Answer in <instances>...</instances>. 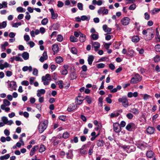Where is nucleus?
<instances>
[{
    "label": "nucleus",
    "instance_id": "1",
    "mask_svg": "<svg viewBox=\"0 0 160 160\" xmlns=\"http://www.w3.org/2000/svg\"><path fill=\"white\" fill-rule=\"evenodd\" d=\"M48 124V121L45 120L40 122L38 126V129L40 133H42L47 127Z\"/></svg>",
    "mask_w": 160,
    "mask_h": 160
},
{
    "label": "nucleus",
    "instance_id": "41",
    "mask_svg": "<svg viewBox=\"0 0 160 160\" xmlns=\"http://www.w3.org/2000/svg\"><path fill=\"white\" fill-rule=\"evenodd\" d=\"M52 140H53V145L54 146L58 144L59 143V141L56 139L55 138H52Z\"/></svg>",
    "mask_w": 160,
    "mask_h": 160
},
{
    "label": "nucleus",
    "instance_id": "62",
    "mask_svg": "<svg viewBox=\"0 0 160 160\" xmlns=\"http://www.w3.org/2000/svg\"><path fill=\"white\" fill-rule=\"evenodd\" d=\"M135 28L137 29V30L138 31L139 30L140 26L139 25V23L136 22L135 23Z\"/></svg>",
    "mask_w": 160,
    "mask_h": 160
},
{
    "label": "nucleus",
    "instance_id": "42",
    "mask_svg": "<svg viewBox=\"0 0 160 160\" xmlns=\"http://www.w3.org/2000/svg\"><path fill=\"white\" fill-rule=\"evenodd\" d=\"M3 104L6 106H9L10 104V102L6 99H4L3 101Z\"/></svg>",
    "mask_w": 160,
    "mask_h": 160
},
{
    "label": "nucleus",
    "instance_id": "38",
    "mask_svg": "<svg viewBox=\"0 0 160 160\" xmlns=\"http://www.w3.org/2000/svg\"><path fill=\"white\" fill-rule=\"evenodd\" d=\"M2 120L3 122V123L5 124H7L8 123V120L7 117L3 116L2 117Z\"/></svg>",
    "mask_w": 160,
    "mask_h": 160
},
{
    "label": "nucleus",
    "instance_id": "10",
    "mask_svg": "<svg viewBox=\"0 0 160 160\" xmlns=\"http://www.w3.org/2000/svg\"><path fill=\"white\" fill-rule=\"evenodd\" d=\"M77 105L72 104L69 106L67 110L68 112H71L77 109Z\"/></svg>",
    "mask_w": 160,
    "mask_h": 160
},
{
    "label": "nucleus",
    "instance_id": "16",
    "mask_svg": "<svg viewBox=\"0 0 160 160\" xmlns=\"http://www.w3.org/2000/svg\"><path fill=\"white\" fill-rule=\"evenodd\" d=\"M102 29L105 32H109L112 30L111 28L108 27V26L106 24L102 26Z\"/></svg>",
    "mask_w": 160,
    "mask_h": 160
},
{
    "label": "nucleus",
    "instance_id": "32",
    "mask_svg": "<svg viewBox=\"0 0 160 160\" xmlns=\"http://www.w3.org/2000/svg\"><path fill=\"white\" fill-rule=\"evenodd\" d=\"M159 12V9L158 8H155L154 9L150 11V12L152 15L156 13H158Z\"/></svg>",
    "mask_w": 160,
    "mask_h": 160
},
{
    "label": "nucleus",
    "instance_id": "11",
    "mask_svg": "<svg viewBox=\"0 0 160 160\" xmlns=\"http://www.w3.org/2000/svg\"><path fill=\"white\" fill-rule=\"evenodd\" d=\"M48 57L46 51H44L42 54V56L40 57L39 60L41 62H43L45 60L47 59Z\"/></svg>",
    "mask_w": 160,
    "mask_h": 160
},
{
    "label": "nucleus",
    "instance_id": "36",
    "mask_svg": "<svg viewBox=\"0 0 160 160\" xmlns=\"http://www.w3.org/2000/svg\"><path fill=\"white\" fill-rule=\"evenodd\" d=\"M131 112L136 115L138 114L139 112L138 109L135 108H132L131 109Z\"/></svg>",
    "mask_w": 160,
    "mask_h": 160
},
{
    "label": "nucleus",
    "instance_id": "2",
    "mask_svg": "<svg viewBox=\"0 0 160 160\" xmlns=\"http://www.w3.org/2000/svg\"><path fill=\"white\" fill-rule=\"evenodd\" d=\"M142 79L141 76L138 73H135L134 77L131 79L130 82L132 84H135L140 82Z\"/></svg>",
    "mask_w": 160,
    "mask_h": 160
},
{
    "label": "nucleus",
    "instance_id": "63",
    "mask_svg": "<svg viewBox=\"0 0 160 160\" xmlns=\"http://www.w3.org/2000/svg\"><path fill=\"white\" fill-rule=\"evenodd\" d=\"M38 148V145L34 146L32 148V149L31 151L32 152H35V151L37 150Z\"/></svg>",
    "mask_w": 160,
    "mask_h": 160
},
{
    "label": "nucleus",
    "instance_id": "33",
    "mask_svg": "<svg viewBox=\"0 0 160 160\" xmlns=\"http://www.w3.org/2000/svg\"><path fill=\"white\" fill-rule=\"evenodd\" d=\"M134 52L132 49H129L127 51V55L130 57H132L133 55Z\"/></svg>",
    "mask_w": 160,
    "mask_h": 160
},
{
    "label": "nucleus",
    "instance_id": "59",
    "mask_svg": "<svg viewBox=\"0 0 160 160\" xmlns=\"http://www.w3.org/2000/svg\"><path fill=\"white\" fill-rule=\"evenodd\" d=\"M76 99H77V105H80L82 103V102L83 101V100L79 99L78 98H77Z\"/></svg>",
    "mask_w": 160,
    "mask_h": 160
},
{
    "label": "nucleus",
    "instance_id": "12",
    "mask_svg": "<svg viewBox=\"0 0 160 160\" xmlns=\"http://www.w3.org/2000/svg\"><path fill=\"white\" fill-rule=\"evenodd\" d=\"M51 18L53 19H57L58 16L57 13H55L52 8L51 9Z\"/></svg>",
    "mask_w": 160,
    "mask_h": 160
},
{
    "label": "nucleus",
    "instance_id": "52",
    "mask_svg": "<svg viewBox=\"0 0 160 160\" xmlns=\"http://www.w3.org/2000/svg\"><path fill=\"white\" fill-rule=\"evenodd\" d=\"M136 8V5L135 4H133L131 5L129 8V9L130 10H134Z\"/></svg>",
    "mask_w": 160,
    "mask_h": 160
},
{
    "label": "nucleus",
    "instance_id": "35",
    "mask_svg": "<svg viewBox=\"0 0 160 160\" xmlns=\"http://www.w3.org/2000/svg\"><path fill=\"white\" fill-rule=\"evenodd\" d=\"M71 42H76L78 41V39L73 36H71L70 38Z\"/></svg>",
    "mask_w": 160,
    "mask_h": 160
},
{
    "label": "nucleus",
    "instance_id": "48",
    "mask_svg": "<svg viewBox=\"0 0 160 160\" xmlns=\"http://www.w3.org/2000/svg\"><path fill=\"white\" fill-rule=\"evenodd\" d=\"M154 59L155 62H158L160 61V57L158 55H156L154 57Z\"/></svg>",
    "mask_w": 160,
    "mask_h": 160
},
{
    "label": "nucleus",
    "instance_id": "24",
    "mask_svg": "<svg viewBox=\"0 0 160 160\" xmlns=\"http://www.w3.org/2000/svg\"><path fill=\"white\" fill-rule=\"evenodd\" d=\"M94 57L93 56L91 55L88 56V62L89 65L92 64V62L94 60Z\"/></svg>",
    "mask_w": 160,
    "mask_h": 160
},
{
    "label": "nucleus",
    "instance_id": "49",
    "mask_svg": "<svg viewBox=\"0 0 160 160\" xmlns=\"http://www.w3.org/2000/svg\"><path fill=\"white\" fill-rule=\"evenodd\" d=\"M155 49L157 52H160V45L157 44L155 46Z\"/></svg>",
    "mask_w": 160,
    "mask_h": 160
},
{
    "label": "nucleus",
    "instance_id": "29",
    "mask_svg": "<svg viewBox=\"0 0 160 160\" xmlns=\"http://www.w3.org/2000/svg\"><path fill=\"white\" fill-rule=\"evenodd\" d=\"M10 156V155L9 154H6L4 156H1L0 157V160H4V159H8Z\"/></svg>",
    "mask_w": 160,
    "mask_h": 160
},
{
    "label": "nucleus",
    "instance_id": "47",
    "mask_svg": "<svg viewBox=\"0 0 160 160\" xmlns=\"http://www.w3.org/2000/svg\"><path fill=\"white\" fill-rule=\"evenodd\" d=\"M94 147V145L91 146L89 150L88 153L89 155H91L93 151V149Z\"/></svg>",
    "mask_w": 160,
    "mask_h": 160
},
{
    "label": "nucleus",
    "instance_id": "15",
    "mask_svg": "<svg viewBox=\"0 0 160 160\" xmlns=\"http://www.w3.org/2000/svg\"><path fill=\"white\" fill-rule=\"evenodd\" d=\"M100 45L98 42H95L93 44V46L95 49V51L97 52L98 51V48L100 47Z\"/></svg>",
    "mask_w": 160,
    "mask_h": 160
},
{
    "label": "nucleus",
    "instance_id": "64",
    "mask_svg": "<svg viewBox=\"0 0 160 160\" xmlns=\"http://www.w3.org/2000/svg\"><path fill=\"white\" fill-rule=\"evenodd\" d=\"M12 74V72L9 71H8L6 72V75L8 77H10Z\"/></svg>",
    "mask_w": 160,
    "mask_h": 160
},
{
    "label": "nucleus",
    "instance_id": "46",
    "mask_svg": "<svg viewBox=\"0 0 160 160\" xmlns=\"http://www.w3.org/2000/svg\"><path fill=\"white\" fill-rule=\"evenodd\" d=\"M59 27V25L58 23H56L54 24L52 27V29H53L57 30L58 29Z\"/></svg>",
    "mask_w": 160,
    "mask_h": 160
},
{
    "label": "nucleus",
    "instance_id": "26",
    "mask_svg": "<svg viewBox=\"0 0 160 160\" xmlns=\"http://www.w3.org/2000/svg\"><path fill=\"white\" fill-rule=\"evenodd\" d=\"M97 34H92L91 35L92 38L93 40H97L99 38L98 34L96 32Z\"/></svg>",
    "mask_w": 160,
    "mask_h": 160
},
{
    "label": "nucleus",
    "instance_id": "50",
    "mask_svg": "<svg viewBox=\"0 0 160 160\" xmlns=\"http://www.w3.org/2000/svg\"><path fill=\"white\" fill-rule=\"evenodd\" d=\"M21 84L22 85L28 86L29 84V82L28 81H23L21 82Z\"/></svg>",
    "mask_w": 160,
    "mask_h": 160
},
{
    "label": "nucleus",
    "instance_id": "53",
    "mask_svg": "<svg viewBox=\"0 0 160 160\" xmlns=\"http://www.w3.org/2000/svg\"><path fill=\"white\" fill-rule=\"evenodd\" d=\"M77 6L79 10H83V4L81 3H78Z\"/></svg>",
    "mask_w": 160,
    "mask_h": 160
},
{
    "label": "nucleus",
    "instance_id": "25",
    "mask_svg": "<svg viewBox=\"0 0 160 160\" xmlns=\"http://www.w3.org/2000/svg\"><path fill=\"white\" fill-rule=\"evenodd\" d=\"M63 61V58L60 56L57 57L56 58V61L57 63L59 64Z\"/></svg>",
    "mask_w": 160,
    "mask_h": 160
},
{
    "label": "nucleus",
    "instance_id": "20",
    "mask_svg": "<svg viewBox=\"0 0 160 160\" xmlns=\"http://www.w3.org/2000/svg\"><path fill=\"white\" fill-rule=\"evenodd\" d=\"M66 155L67 158L68 159L72 158L73 156L72 150H69L68 152V153H66Z\"/></svg>",
    "mask_w": 160,
    "mask_h": 160
},
{
    "label": "nucleus",
    "instance_id": "34",
    "mask_svg": "<svg viewBox=\"0 0 160 160\" xmlns=\"http://www.w3.org/2000/svg\"><path fill=\"white\" fill-rule=\"evenodd\" d=\"M17 10L18 12H24L25 11V9L23 8L22 7H18L17 8Z\"/></svg>",
    "mask_w": 160,
    "mask_h": 160
},
{
    "label": "nucleus",
    "instance_id": "8",
    "mask_svg": "<svg viewBox=\"0 0 160 160\" xmlns=\"http://www.w3.org/2000/svg\"><path fill=\"white\" fill-rule=\"evenodd\" d=\"M64 69L61 70L60 72L62 75H66L68 73L67 69H68L69 67L67 65H64L63 66Z\"/></svg>",
    "mask_w": 160,
    "mask_h": 160
},
{
    "label": "nucleus",
    "instance_id": "56",
    "mask_svg": "<svg viewBox=\"0 0 160 160\" xmlns=\"http://www.w3.org/2000/svg\"><path fill=\"white\" fill-rule=\"evenodd\" d=\"M63 2L61 1H59L58 2L57 6L59 8H61L63 6Z\"/></svg>",
    "mask_w": 160,
    "mask_h": 160
},
{
    "label": "nucleus",
    "instance_id": "30",
    "mask_svg": "<svg viewBox=\"0 0 160 160\" xmlns=\"http://www.w3.org/2000/svg\"><path fill=\"white\" fill-rule=\"evenodd\" d=\"M81 20L82 21L87 20L89 21L90 19V17L89 16H86L85 15L82 16L81 17Z\"/></svg>",
    "mask_w": 160,
    "mask_h": 160
},
{
    "label": "nucleus",
    "instance_id": "13",
    "mask_svg": "<svg viewBox=\"0 0 160 160\" xmlns=\"http://www.w3.org/2000/svg\"><path fill=\"white\" fill-rule=\"evenodd\" d=\"M104 2V1L102 0H98L97 1L96 0H93L92 1V4L93 5H97L98 6H101L102 4Z\"/></svg>",
    "mask_w": 160,
    "mask_h": 160
},
{
    "label": "nucleus",
    "instance_id": "45",
    "mask_svg": "<svg viewBox=\"0 0 160 160\" xmlns=\"http://www.w3.org/2000/svg\"><path fill=\"white\" fill-rule=\"evenodd\" d=\"M63 82L62 80H61L58 81V84L60 89H62L63 88Z\"/></svg>",
    "mask_w": 160,
    "mask_h": 160
},
{
    "label": "nucleus",
    "instance_id": "40",
    "mask_svg": "<svg viewBox=\"0 0 160 160\" xmlns=\"http://www.w3.org/2000/svg\"><path fill=\"white\" fill-rule=\"evenodd\" d=\"M57 39L58 41L61 42L62 41L63 37L62 35H58L57 37Z\"/></svg>",
    "mask_w": 160,
    "mask_h": 160
},
{
    "label": "nucleus",
    "instance_id": "55",
    "mask_svg": "<svg viewBox=\"0 0 160 160\" xmlns=\"http://www.w3.org/2000/svg\"><path fill=\"white\" fill-rule=\"evenodd\" d=\"M69 136V134L67 132H65L63 133L62 137L65 139L67 138Z\"/></svg>",
    "mask_w": 160,
    "mask_h": 160
},
{
    "label": "nucleus",
    "instance_id": "3",
    "mask_svg": "<svg viewBox=\"0 0 160 160\" xmlns=\"http://www.w3.org/2000/svg\"><path fill=\"white\" fill-rule=\"evenodd\" d=\"M118 101L119 102H121L122 106L125 108L128 107L129 105L128 99L125 96L119 98L118 99Z\"/></svg>",
    "mask_w": 160,
    "mask_h": 160
},
{
    "label": "nucleus",
    "instance_id": "9",
    "mask_svg": "<svg viewBox=\"0 0 160 160\" xmlns=\"http://www.w3.org/2000/svg\"><path fill=\"white\" fill-rule=\"evenodd\" d=\"M10 82L9 84V87L12 89L16 90V88L17 87L16 82L14 81H12L10 82L9 81H8V83Z\"/></svg>",
    "mask_w": 160,
    "mask_h": 160
},
{
    "label": "nucleus",
    "instance_id": "19",
    "mask_svg": "<svg viewBox=\"0 0 160 160\" xmlns=\"http://www.w3.org/2000/svg\"><path fill=\"white\" fill-rule=\"evenodd\" d=\"M119 115L118 111H115L111 113L110 116V118H112L118 116Z\"/></svg>",
    "mask_w": 160,
    "mask_h": 160
},
{
    "label": "nucleus",
    "instance_id": "4",
    "mask_svg": "<svg viewBox=\"0 0 160 160\" xmlns=\"http://www.w3.org/2000/svg\"><path fill=\"white\" fill-rule=\"evenodd\" d=\"M42 81L43 82L44 85H47L49 84L48 81L50 80V75L47 74L45 76H43L42 78Z\"/></svg>",
    "mask_w": 160,
    "mask_h": 160
},
{
    "label": "nucleus",
    "instance_id": "21",
    "mask_svg": "<svg viewBox=\"0 0 160 160\" xmlns=\"http://www.w3.org/2000/svg\"><path fill=\"white\" fill-rule=\"evenodd\" d=\"M22 57L24 60H27L29 58V53L27 52H24L22 54Z\"/></svg>",
    "mask_w": 160,
    "mask_h": 160
},
{
    "label": "nucleus",
    "instance_id": "27",
    "mask_svg": "<svg viewBox=\"0 0 160 160\" xmlns=\"http://www.w3.org/2000/svg\"><path fill=\"white\" fill-rule=\"evenodd\" d=\"M139 40V38L137 36H133L132 38V41L134 42H137Z\"/></svg>",
    "mask_w": 160,
    "mask_h": 160
},
{
    "label": "nucleus",
    "instance_id": "5",
    "mask_svg": "<svg viewBox=\"0 0 160 160\" xmlns=\"http://www.w3.org/2000/svg\"><path fill=\"white\" fill-rule=\"evenodd\" d=\"M147 30L148 31L145 30H144L142 32V33L143 35H146L148 32L149 33V34L151 35V37H150L149 38L148 40H150L154 37V32L153 30L151 29H148Z\"/></svg>",
    "mask_w": 160,
    "mask_h": 160
},
{
    "label": "nucleus",
    "instance_id": "6",
    "mask_svg": "<svg viewBox=\"0 0 160 160\" xmlns=\"http://www.w3.org/2000/svg\"><path fill=\"white\" fill-rule=\"evenodd\" d=\"M121 22L122 25L126 26L129 23L130 19L128 17H124L121 19Z\"/></svg>",
    "mask_w": 160,
    "mask_h": 160
},
{
    "label": "nucleus",
    "instance_id": "61",
    "mask_svg": "<svg viewBox=\"0 0 160 160\" xmlns=\"http://www.w3.org/2000/svg\"><path fill=\"white\" fill-rule=\"evenodd\" d=\"M58 118L59 119L62 121H64L66 119V117L64 115H61L59 116Z\"/></svg>",
    "mask_w": 160,
    "mask_h": 160
},
{
    "label": "nucleus",
    "instance_id": "17",
    "mask_svg": "<svg viewBox=\"0 0 160 160\" xmlns=\"http://www.w3.org/2000/svg\"><path fill=\"white\" fill-rule=\"evenodd\" d=\"M52 50L54 52V54L57 53L59 51V48L58 45L56 44H54L52 46Z\"/></svg>",
    "mask_w": 160,
    "mask_h": 160
},
{
    "label": "nucleus",
    "instance_id": "39",
    "mask_svg": "<svg viewBox=\"0 0 160 160\" xmlns=\"http://www.w3.org/2000/svg\"><path fill=\"white\" fill-rule=\"evenodd\" d=\"M45 148L44 146L43 145H41L39 149V151L40 152H44L45 150Z\"/></svg>",
    "mask_w": 160,
    "mask_h": 160
},
{
    "label": "nucleus",
    "instance_id": "7",
    "mask_svg": "<svg viewBox=\"0 0 160 160\" xmlns=\"http://www.w3.org/2000/svg\"><path fill=\"white\" fill-rule=\"evenodd\" d=\"M113 129L117 133L119 132L121 130V127L118 123H115L113 124Z\"/></svg>",
    "mask_w": 160,
    "mask_h": 160
},
{
    "label": "nucleus",
    "instance_id": "14",
    "mask_svg": "<svg viewBox=\"0 0 160 160\" xmlns=\"http://www.w3.org/2000/svg\"><path fill=\"white\" fill-rule=\"evenodd\" d=\"M86 40V36L81 32H80L79 40L81 42H83Z\"/></svg>",
    "mask_w": 160,
    "mask_h": 160
},
{
    "label": "nucleus",
    "instance_id": "44",
    "mask_svg": "<svg viewBox=\"0 0 160 160\" xmlns=\"http://www.w3.org/2000/svg\"><path fill=\"white\" fill-rule=\"evenodd\" d=\"M97 67L98 68H102L105 67V65L102 63H100L97 65Z\"/></svg>",
    "mask_w": 160,
    "mask_h": 160
},
{
    "label": "nucleus",
    "instance_id": "51",
    "mask_svg": "<svg viewBox=\"0 0 160 160\" xmlns=\"http://www.w3.org/2000/svg\"><path fill=\"white\" fill-rule=\"evenodd\" d=\"M104 7H101L98 11V14H100L102 13L103 14Z\"/></svg>",
    "mask_w": 160,
    "mask_h": 160
},
{
    "label": "nucleus",
    "instance_id": "43",
    "mask_svg": "<svg viewBox=\"0 0 160 160\" xmlns=\"http://www.w3.org/2000/svg\"><path fill=\"white\" fill-rule=\"evenodd\" d=\"M48 21V19L47 18H44L42 20L41 23L43 25H45L47 24Z\"/></svg>",
    "mask_w": 160,
    "mask_h": 160
},
{
    "label": "nucleus",
    "instance_id": "28",
    "mask_svg": "<svg viewBox=\"0 0 160 160\" xmlns=\"http://www.w3.org/2000/svg\"><path fill=\"white\" fill-rule=\"evenodd\" d=\"M154 154L153 152L152 151H148L147 152V156L149 158H152Z\"/></svg>",
    "mask_w": 160,
    "mask_h": 160
},
{
    "label": "nucleus",
    "instance_id": "22",
    "mask_svg": "<svg viewBox=\"0 0 160 160\" xmlns=\"http://www.w3.org/2000/svg\"><path fill=\"white\" fill-rule=\"evenodd\" d=\"M77 77V74L75 72H72L70 73L69 78L71 80H73L76 78Z\"/></svg>",
    "mask_w": 160,
    "mask_h": 160
},
{
    "label": "nucleus",
    "instance_id": "57",
    "mask_svg": "<svg viewBox=\"0 0 160 160\" xmlns=\"http://www.w3.org/2000/svg\"><path fill=\"white\" fill-rule=\"evenodd\" d=\"M122 148L124 150L127 151L129 149L130 147L129 146H127L126 145H123L122 146Z\"/></svg>",
    "mask_w": 160,
    "mask_h": 160
},
{
    "label": "nucleus",
    "instance_id": "23",
    "mask_svg": "<svg viewBox=\"0 0 160 160\" xmlns=\"http://www.w3.org/2000/svg\"><path fill=\"white\" fill-rule=\"evenodd\" d=\"M104 142L102 139H99L97 141V145L98 147H101L103 146Z\"/></svg>",
    "mask_w": 160,
    "mask_h": 160
},
{
    "label": "nucleus",
    "instance_id": "54",
    "mask_svg": "<svg viewBox=\"0 0 160 160\" xmlns=\"http://www.w3.org/2000/svg\"><path fill=\"white\" fill-rule=\"evenodd\" d=\"M8 43L7 42H5L3 44L1 45L2 48L4 49V50L6 49L5 47L8 46Z\"/></svg>",
    "mask_w": 160,
    "mask_h": 160
},
{
    "label": "nucleus",
    "instance_id": "58",
    "mask_svg": "<svg viewBox=\"0 0 160 160\" xmlns=\"http://www.w3.org/2000/svg\"><path fill=\"white\" fill-rule=\"evenodd\" d=\"M126 117L128 119H131L133 118V115L131 113H129L127 114Z\"/></svg>",
    "mask_w": 160,
    "mask_h": 160
},
{
    "label": "nucleus",
    "instance_id": "18",
    "mask_svg": "<svg viewBox=\"0 0 160 160\" xmlns=\"http://www.w3.org/2000/svg\"><path fill=\"white\" fill-rule=\"evenodd\" d=\"M148 133L149 134H152L154 132V128L152 127H149L147 129Z\"/></svg>",
    "mask_w": 160,
    "mask_h": 160
},
{
    "label": "nucleus",
    "instance_id": "37",
    "mask_svg": "<svg viewBox=\"0 0 160 160\" xmlns=\"http://www.w3.org/2000/svg\"><path fill=\"white\" fill-rule=\"evenodd\" d=\"M133 125V124L132 123H130L128 124L126 127V129L128 131H130L131 127Z\"/></svg>",
    "mask_w": 160,
    "mask_h": 160
},
{
    "label": "nucleus",
    "instance_id": "31",
    "mask_svg": "<svg viewBox=\"0 0 160 160\" xmlns=\"http://www.w3.org/2000/svg\"><path fill=\"white\" fill-rule=\"evenodd\" d=\"M85 99L88 104H90L92 102V98L89 96H87L85 98Z\"/></svg>",
    "mask_w": 160,
    "mask_h": 160
},
{
    "label": "nucleus",
    "instance_id": "60",
    "mask_svg": "<svg viewBox=\"0 0 160 160\" xmlns=\"http://www.w3.org/2000/svg\"><path fill=\"white\" fill-rule=\"evenodd\" d=\"M71 52L73 54H76L77 52V49L74 47L72 48Z\"/></svg>",
    "mask_w": 160,
    "mask_h": 160
}]
</instances>
